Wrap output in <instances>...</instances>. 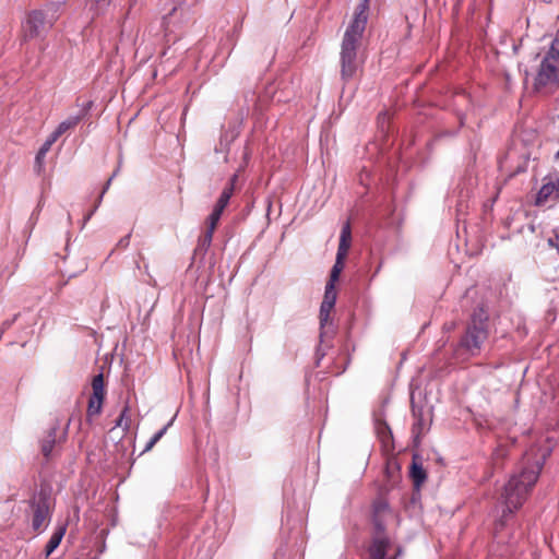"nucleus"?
<instances>
[{
	"label": "nucleus",
	"instance_id": "f257e3e1",
	"mask_svg": "<svg viewBox=\"0 0 559 559\" xmlns=\"http://www.w3.org/2000/svg\"><path fill=\"white\" fill-rule=\"evenodd\" d=\"M545 454L537 449H530L522 457L518 471L512 474L501 492L504 504L503 516L522 508L538 480L545 463Z\"/></svg>",
	"mask_w": 559,
	"mask_h": 559
},
{
	"label": "nucleus",
	"instance_id": "f03ea898",
	"mask_svg": "<svg viewBox=\"0 0 559 559\" xmlns=\"http://www.w3.org/2000/svg\"><path fill=\"white\" fill-rule=\"evenodd\" d=\"M368 10L369 0H361L344 33L340 52L341 75L344 81L352 80L360 67L358 50L368 21Z\"/></svg>",
	"mask_w": 559,
	"mask_h": 559
},
{
	"label": "nucleus",
	"instance_id": "7ed1b4c3",
	"mask_svg": "<svg viewBox=\"0 0 559 559\" xmlns=\"http://www.w3.org/2000/svg\"><path fill=\"white\" fill-rule=\"evenodd\" d=\"M53 502L48 488L41 486L28 500L27 516L33 531L43 533L51 521Z\"/></svg>",
	"mask_w": 559,
	"mask_h": 559
},
{
	"label": "nucleus",
	"instance_id": "20e7f679",
	"mask_svg": "<svg viewBox=\"0 0 559 559\" xmlns=\"http://www.w3.org/2000/svg\"><path fill=\"white\" fill-rule=\"evenodd\" d=\"M551 85H559V39L551 41L550 48L542 60L534 81V88L536 91Z\"/></svg>",
	"mask_w": 559,
	"mask_h": 559
},
{
	"label": "nucleus",
	"instance_id": "39448f33",
	"mask_svg": "<svg viewBox=\"0 0 559 559\" xmlns=\"http://www.w3.org/2000/svg\"><path fill=\"white\" fill-rule=\"evenodd\" d=\"M487 319V314L483 309L475 312L465 335L461 340V346L472 355L479 353L481 345L488 337Z\"/></svg>",
	"mask_w": 559,
	"mask_h": 559
},
{
	"label": "nucleus",
	"instance_id": "423d86ee",
	"mask_svg": "<svg viewBox=\"0 0 559 559\" xmlns=\"http://www.w3.org/2000/svg\"><path fill=\"white\" fill-rule=\"evenodd\" d=\"M91 395L87 402L86 419L92 421L97 418L102 412L107 395V384L104 374L100 372L95 374L91 381Z\"/></svg>",
	"mask_w": 559,
	"mask_h": 559
},
{
	"label": "nucleus",
	"instance_id": "0eeeda50",
	"mask_svg": "<svg viewBox=\"0 0 559 559\" xmlns=\"http://www.w3.org/2000/svg\"><path fill=\"white\" fill-rule=\"evenodd\" d=\"M350 245L352 228L350 223L347 221L342 227L335 263L331 270L330 280L326 283V285H332V289H335V283L338 281L340 275L344 269L345 260L350 249Z\"/></svg>",
	"mask_w": 559,
	"mask_h": 559
},
{
	"label": "nucleus",
	"instance_id": "6e6552de",
	"mask_svg": "<svg viewBox=\"0 0 559 559\" xmlns=\"http://www.w3.org/2000/svg\"><path fill=\"white\" fill-rule=\"evenodd\" d=\"M336 301V290L332 289V285L325 286L323 301L320 307V337L323 338L329 333H332V322L330 320L331 311Z\"/></svg>",
	"mask_w": 559,
	"mask_h": 559
},
{
	"label": "nucleus",
	"instance_id": "1a4fd4ad",
	"mask_svg": "<svg viewBox=\"0 0 559 559\" xmlns=\"http://www.w3.org/2000/svg\"><path fill=\"white\" fill-rule=\"evenodd\" d=\"M51 25L52 22L46 19L43 11H33L23 24V36L25 39H33L40 36Z\"/></svg>",
	"mask_w": 559,
	"mask_h": 559
},
{
	"label": "nucleus",
	"instance_id": "9d476101",
	"mask_svg": "<svg viewBox=\"0 0 559 559\" xmlns=\"http://www.w3.org/2000/svg\"><path fill=\"white\" fill-rule=\"evenodd\" d=\"M557 200H559V177L550 178L542 186L536 197V205H545Z\"/></svg>",
	"mask_w": 559,
	"mask_h": 559
},
{
	"label": "nucleus",
	"instance_id": "9b49d317",
	"mask_svg": "<svg viewBox=\"0 0 559 559\" xmlns=\"http://www.w3.org/2000/svg\"><path fill=\"white\" fill-rule=\"evenodd\" d=\"M223 209H217L214 206L213 209V212L210 214V216L207 217L206 222H205V231L203 233V235L200 237V246L202 248H209L211 242H212V239H213V234L217 227V224L219 222V218L222 216V213H223Z\"/></svg>",
	"mask_w": 559,
	"mask_h": 559
},
{
	"label": "nucleus",
	"instance_id": "f8f14e48",
	"mask_svg": "<svg viewBox=\"0 0 559 559\" xmlns=\"http://www.w3.org/2000/svg\"><path fill=\"white\" fill-rule=\"evenodd\" d=\"M67 531V525L61 524L53 531L45 547V557L48 558L60 545Z\"/></svg>",
	"mask_w": 559,
	"mask_h": 559
},
{
	"label": "nucleus",
	"instance_id": "ddd939ff",
	"mask_svg": "<svg viewBox=\"0 0 559 559\" xmlns=\"http://www.w3.org/2000/svg\"><path fill=\"white\" fill-rule=\"evenodd\" d=\"M58 428H59V424L57 423L53 427H51L49 429V431L47 432V436L41 441L40 450L46 460L50 459L52 449L56 444Z\"/></svg>",
	"mask_w": 559,
	"mask_h": 559
},
{
	"label": "nucleus",
	"instance_id": "4468645a",
	"mask_svg": "<svg viewBox=\"0 0 559 559\" xmlns=\"http://www.w3.org/2000/svg\"><path fill=\"white\" fill-rule=\"evenodd\" d=\"M132 424V409L129 401H126L119 417L116 419L115 427L121 428L124 432L129 431Z\"/></svg>",
	"mask_w": 559,
	"mask_h": 559
},
{
	"label": "nucleus",
	"instance_id": "2eb2a0df",
	"mask_svg": "<svg viewBox=\"0 0 559 559\" xmlns=\"http://www.w3.org/2000/svg\"><path fill=\"white\" fill-rule=\"evenodd\" d=\"M386 512H390L389 506L385 501L379 500L373 506V522L377 531H384V524L382 521V515Z\"/></svg>",
	"mask_w": 559,
	"mask_h": 559
},
{
	"label": "nucleus",
	"instance_id": "dca6fc26",
	"mask_svg": "<svg viewBox=\"0 0 559 559\" xmlns=\"http://www.w3.org/2000/svg\"><path fill=\"white\" fill-rule=\"evenodd\" d=\"M411 477L416 488H419L427 478L426 472L423 468L421 464L417 463L415 460L413 461L411 467Z\"/></svg>",
	"mask_w": 559,
	"mask_h": 559
},
{
	"label": "nucleus",
	"instance_id": "f3484780",
	"mask_svg": "<svg viewBox=\"0 0 559 559\" xmlns=\"http://www.w3.org/2000/svg\"><path fill=\"white\" fill-rule=\"evenodd\" d=\"M237 179V175H235L231 180H230V186L229 187H226L221 197L218 198L216 204H215V207L217 209H223V211L225 210V207L227 206L228 202H229V199L233 194V191H234V181Z\"/></svg>",
	"mask_w": 559,
	"mask_h": 559
},
{
	"label": "nucleus",
	"instance_id": "a211bd4d",
	"mask_svg": "<svg viewBox=\"0 0 559 559\" xmlns=\"http://www.w3.org/2000/svg\"><path fill=\"white\" fill-rule=\"evenodd\" d=\"M81 120L80 116L69 117L64 121L60 122L56 130L62 135L70 129H73Z\"/></svg>",
	"mask_w": 559,
	"mask_h": 559
},
{
	"label": "nucleus",
	"instance_id": "6ab92c4d",
	"mask_svg": "<svg viewBox=\"0 0 559 559\" xmlns=\"http://www.w3.org/2000/svg\"><path fill=\"white\" fill-rule=\"evenodd\" d=\"M173 421H169L166 426H164L159 431H157L151 440L147 442V444L144 448V451H150L153 449V447L163 438V436L166 433L168 427L171 425Z\"/></svg>",
	"mask_w": 559,
	"mask_h": 559
},
{
	"label": "nucleus",
	"instance_id": "aec40b11",
	"mask_svg": "<svg viewBox=\"0 0 559 559\" xmlns=\"http://www.w3.org/2000/svg\"><path fill=\"white\" fill-rule=\"evenodd\" d=\"M110 182H111V178H109L103 189V191L100 192L99 197H98V200H97V203L96 205L94 206V209L84 217V221H88L92 215L94 214V212L96 211V209L98 207L99 203L102 202V199L104 197V194L106 193L107 189L109 188L110 186Z\"/></svg>",
	"mask_w": 559,
	"mask_h": 559
},
{
	"label": "nucleus",
	"instance_id": "412c9836",
	"mask_svg": "<svg viewBox=\"0 0 559 559\" xmlns=\"http://www.w3.org/2000/svg\"><path fill=\"white\" fill-rule=\"evenodd\" d=\"M423 425H424L423 417L418 416L417 421L413 425V433L416 436V438H418L419 435L421 433Z\"/></svg>",
	"mask_w": 559,
	"mask_h": 559
},
{
	"label": "nucleus",
	"instance_id": "4be33fe9",
	"mask_svg": "<svg viewBox=\"0 0 559 559\" xmlns=\"http://www.w3.org/2000/svg\"><path fill=\"white\" fill-rule=\"evenodd\" d=\"M182 11H183V8H181V7L173 8V10L169 12V14L165 16V22L167 24L170 23L171 19L175 17L176 15H178V14H181Z\"/></svg>",
	"mask_w": 559,
	"mask_h": 559
},
{
	"label": "nucleus",
	"instance_id": "5701e85b",
	"mask_svg": "<svg viewBox=\"0 0 559 559\" xmlns=\"http://www.w3.org/2000/svg\"><path fill=\"white\" fill-rule=\"evenodd\" d=\"M60 136L61 134L57 130H55L45 142L52 145Z\"/></svg>",
	"mask_w": 559,
	"mask_h": 559
},
{
	"label": "nucleus",
	"instance_id": "b1692460",
	"mask_svg": "<svg viewBox=\"0 0 559 559\" xmlns=\"http://www.w3.org/2000/svg\"><path fill=\"white\" fill-rule=\"evenodd\" d=\"M60 136L61 134L57 130H55L45 142L52 145Z\"/></svg>",
	"mask_w": 559,
	"mask_h": 559
},
{
	"label": "nucleus",
	"instance_id": "393cba45",
	"mask_svg": "<svg viewBox=\"0 0 559 559\" xmlns=\"http://www.w3.org/2000/svg\"><path fill=\"white\" fill-rule=\"evenodd\" d=\"M130 237H131V235H130V234H128L127 236H124L123 238H121V239L119 240V242H118V246H119L120 248H123V249H124V248H127V247L129 246V242H130Z\"/></svg>",
	"mask_w": 559,
	"mask_h": 559
},
{
	"label": "nucleus",
	"instance_id": "a878e982",
	"mask_svg": "<svg viewBox=\"0 0 559 559\" xmlns=\"http://www.w3.org/2000/svg\"><path fill=\"white\" fill-rule=\"evenodd\" d=\"M51 145L47 142H45L41 147L39 148V152H40V155H46L49 150H50Z\"/></svg>",
	"mask_w": 559,
	"mask_h": 559
},
{
	"label": "nucleus",
	"instance_id": "bb28decb",
	"mask_svg": "<svg viewBox=\"0 0 559 559\" xmlns=\"http://www.w3.org/2000/svg\"><path fill=\"white\" fill-rule=\"evenodd\" d=\"M46 155H40V152L38 151L37 155H36V163L41 166L43 164V160L45 158Z\"/></svg>",
	"mask_w": 559,
	"mask_h": 559
},
{
	"label": "nucleus",
	"instance_id": "cd10ccee",
	"mask_svg": "<svg viewBox=\"0 0 559 559\" xmlns=\"http://www.w3.org/2000/svg\"><path fill=\"white\" fill-rule=\"evenodd\" d=\"M10 325H11V322H9V321L3 322V324H2V331H3L4 329H8Z\"/></svg>",
	"mask_w": 559,
	"mask_h": 559
},
{
	"label": "nucleus",
	"instance_id": "c85d7f7f",
	"mask_svg": "<svg viewBox=\"0 0 559 559\" xmlns=\"http://www.w3.org/2000/svg\"><path fill=\"white\" fill-rule=\"evenodd\" d=\"M444 328H447L448 330H451L454 328V323H451V324H445Z\"/></svg>",
	"mask_w": 559,
	"mask_h": 559
},
{
	"label": "nucleus",
	"instance_id": "c756f323",
	"mask_svg": "<svg viewBox=\"0 0 559 559\" xmlns=\"http://www.w3.org/2000/svg\"><path fill=\"white\" fill-rule=\"evenodd\" d=\"M549 245L555 246V241H552V239H549Z\"/></svg>",
	"mask_w": 559,
	"mask_h": 559
}]
</instances>
